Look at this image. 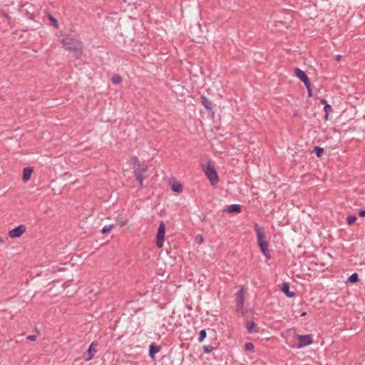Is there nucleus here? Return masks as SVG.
Here are the masks:
<instances>
[{
  "label": "nucleus",
  "mask_w": 365,
  "mask_h": 365,
  "mask_svg": "<svg viewBox=\"0 0 365 365\" xmlns=\"http://www.w3.org/2000/svg\"><path fill=\"white\" fill-rule=\"evenodd\" d=\"M282 292L288 297H293L295 295L294 292L289 291V284L287 282H284L282 284Z\"/></svg>",
  "instance_id": "nucleus-11"
},
{
  "label": "nucleus",
  "mask_w": 365,
  "mask_h": 365,
  "mask_svg": "<svg viewBox=\"0 0 365 365\" xmlns=\"http://www.w3.org/2000/svg\"><path fill=\"white\" fill-rule=\"evenodd\" d=\"M33 169L31 168H25L23 171V180L27 182L31 179Z\"/></svg>",
  "instance_id": "nucleus-13"
},
{
  "label": "nucleus",
  "mask_w": 365,
  "mask_h": 365,
  "mask_svg": "<svg viewBox=\"0 0 365 365\" xmlns=\"http://www.w3.org/2000/svg\"><path fill=\"white\" fill-rule=\"evenodd\" d=\"M225 211L230 213H239L241 211V207L240 205H231L226 208Z\"/></svg>",
  "instance_id": "nucleus-16"
},
{
  "label": "nucleus",
  "mask_w": 365,
  "mask_h": 365,
  "mask_svg": "<svg viewBox=\"0 0 365 365\" xmlns=\"http://www.w3.org/2000/svg\"><path fill=\"white\" fill-rule=\"evenodd\" d=\"M203 350L205 353H210L213 350V346L211 345L204 346Z\"/></svg>",
  "instance_id": "nucleus-27"
},
{
  "label": "nucleus",
  "mask_w": 365,
  "mask_h": 365,
  "mask_svg": "<svg viewBox=\"0 0 365 365\" xmlns=\"http://www.w3.org/2000/svg\"><path fill=\"white\" fill-rule=\"evenodd\" d=\"M160 346L155 345L154 343L151 344L150 345L149 349V354L150 357L154 359H155V354L158 353L160 351Z\"/></svg>",
  "instance_id": "nucleus-12"
},
{
  "label": "nucleus",
  "mask_w": 365,
  "mask_h": 365,
  "mask_svg": "<svg viewBox=\"0 0 365 365\" xmlns=\"http://www.w3.org/2000/svg\"><path fill=\"white\" fill-rule=\"evenodd\" d=\"M165 235V225L163 221L160 222L159 227L156 235V245L158 248L163 246Z\"/></svg>",
  "instance_id": "nucleus-5"
},
{
  "label": "nucleus",
  "mask_w": 365,
  "mask_h": 365,
  "mask_svg": "<svg viewBox=\"0 0 365 365\" xmlns=\"http://www.w3.org/2000/svg\"><path fill=\"white\" fill-rule=\"evenodd\" d=\"M201 103L207 110H210L212 109V103L206 97L201 96Z\"/></svg>",
  "instance_id": "nucleus-18"
},
{
  "label": "nucleus",
  "mask_w": 365,
  "mask_h": 365,
  "mask_svg": "<svg viewBox=\"0 0 365 365\" xmlns=\"http://www.w3.org/2000/svg\"><path fill=\"white\" fill-rule=\"evenodd\" d=\"M321 103L324 105V110L325 112V119L327 120L330 112H331L332 108L324 99L321 100Z\"/></svg>",
  "instance_id": "nucleus-14"
},
{
  "label": "nucleus",
  "mask_w": 365,
  "mask_h": 365,
  "mask_svg": "<svg viewBox=\"0 0 365 365\" xmlns=\"http://www.w3.org/2000/svg\"><path fill=\"white\" fill-rule=\"evenodd\" d=\"M294 337H296L299 341L298 344H296L295 342L287 341V344L292 348L301 349L305 346L310 345L313 343V339L311 334L294 335Z\"/></svg>",
  "instance_id": "nucleus-3"
},
{
  "label": "nucleus",
  "mask_w": 365,
  "mask_h": 365,
  "mask_svg": "<svg viewBox=\"0 0 365 365\" xmlns=\"http://www.w3.org/2000/svg\"><path fill=\"white\" fill-rule=\"evenodd\" d=\"M245 348L247 351H253L254 345L252 343H247L245 346Z\"/></svg>",
  "instance_id": "nucleus-30"
},
{
  "label": "nucleus",
  "mask_w": 365,
  "mask_h": 365,
  "mask_svg": "<svg viewBox=\"0 0 365 365\" xmlns=\"http://www.w3.org/2000/svg\"><path fill=\"white\" fill-rule=\"evenodd\" d=\"M195 241L198 244H202L204 242V238L201 235H198L195 237Z\"/></svg>",
  "instance_id": "nucleus-28"
},
{
  "label": "nucleus",
  "mask_w": 365,
  "mask_h": 365,
  "mask_svg": "<svg viewBox=\"0 0 365 365\" xmlns=\"http://www.w3.org/2000/svg\"><path fill=\"white\" fill-rule=\"evenodd\" d=\"M111 81L114 84H119L122 81V78L120 76L116 74L112 77Z\"/></svg>",
  "instance_id": "nucleus-19"
},
{
  "label": "nucleus",
  "mask_w": 365,
  "mask_h": 365,
  "mask_svg": "<svg viewBox=\"0 0 365 365\" xmlns=\"http://www.w3.org/2000/svg\"><path fill=\"white\" fill-rule=\"evenodd\" d=\"M61 43L63 44L65 48L68 51L74 53L77 58H79L82 54V44L76 40L71 35H66L61 39Z\"/></svg>",
  "instance_id": "nucleus-1"
},
{
  "label": "nucleus",
  "mask_w": 365,
  "mask_h": 365,
  "mask_svg": "<svg viewBox=\"0 0 365 365\" xmlns=\"http://www.w3.org/2000/svg\"><path fill=\"white\" fill-rule=\"evenodd\" d=\"M27 339L31 341H35L36 339V336L34 335H30L27 336Z\"/></svg>",
  "instance_id": "nucleus-31"
},
{
  "label": "nucleus",
  "mask_w": 365,
  "mask_h": 365,
  "mask_svg": "<svg viewBox=\"0 0 365 365\" xmlns=\"http://www.w3.org/2000/svg\"><path fill=\"white\" fill-rule=\"evenodd\" d=\"M348 281L351 283H355L359 281V276L357 273L352 274L348 279Z\"/></svg>",
  "instance_id": "nucleus-20"
},
{
  "label": "nucleus",
  "mask_w": 365,
  "mask_h": 365,
  "mask_svg": "<svg viewBox=\"0 0 365 365\" xmlns=\"http://www.w3.org/2000/svg\"><path fill=\"white\" fill-rule=\"evenodd\" d=\"M255 323L254 322H247V329L249 331V333H254L257 331L254 329L255 328Z\"/></svg>",
  "instance_id": "nucleus-21"
},
{
  "label": "nucleus",
  "mask_w": 365,
  "mask_h": 365,
  "mask_svg": "<svg viewBox=\"0 0 365 365\" xmlns=\"http://www.w3.org/2000/svg\"><path fill=\"white\" fill-rule=\"evenodd\" d=\"M49 19H50L51 24H53V26L54 27H56V28H58V21H57V20L55 18H53V16H49Z\"/></svg>",
  "instance_id": "nucleus-29"
},
{
  "label": "nucleus",
  "mask_w": 365,
  "mask_h": 365,
  "mask_svg": "<svg viewBox=\"0 0 365 365\" xmlns=\"http://www.w3.org/2000/svg\"><path fill=\"white\" fill-rule=\"evenodd\" d=\"M116 220L120 227H123L127 224V220L123 216H118Z\"/></svg>",
  "instance_id": "nucleus-22"
},
{
  "label": "nucleus",
  "mask_w": 365,
  "mask_h": 365,
  "mask_svg": "<svg viewBox=\"0 0 365 365\" xmlns=\"http://www.w3.org/2000/svg\"><path fill=\"white\" fill-rule=\"evenodd\" d=\"M0 242H4V240H2L1 238H0Z\"/></svg>",
  "instance_id": "nucleus-36"
},
{
  "label": "nucleus",
  "mask_w": 365,
  "mask_h": 365,
  "mask_svg": "<svg viewBox=\"0 0 365 365\" xmlns=\"http://www.w3.org/2000/svg\"><path fill=\"white\" fill-rule=\"evenodd\" d=\"M359 215L360 217H365V210H360V211L359 212Z\"/></svg>",
  "instance_id": "nucleus-32"
},
{
  "label": "nucleus",
  "mask_w": 365,
  "mask_h": 365,
  "mask_svg": "<svg viewBox=\"0 0 365 365\" xmlns=\"http://www.w3.org/2000/svg\"><path fill=\"white\" fill-rule=\"evenodd\" d=\"M254 229L257 235V243L260 250L267 259H269L271 257V255L269 250H268L269 243L266 240L264 227H259L258 225L255 224Z\"/></svg>",
  "instance_id": "nucleus-2"
},
{
  "label": "nucleus",
  "mask_w": 365,
  "mask_h": 365,
  "mask_svg": "<svg viewBox=\"0 0 365 365\" xmlns=\"http://www.w3.org/2000/svg\"><path fill=\"white\" fill-rule=\"evenodd\" d=\"M244 291L242 289H240V290L237 293V311H242L243 309V304H244Z\"/></svg>",
  "instance_id": "nucleus-9"
},
{
  "label": "nucleus",
  "mask_w": 365,
  "mask_h": 365,
  "mask_svg": "<svg viewBox=\"0 0 365 365\" xmlns=\"http://www.w3.org/2000/svg\"><path fill=\"white\" fill-rule=\"evenodd\" d=\"M113 225H106L103 227L102 232L104 234L108 233L113 229Z\"/></svg>",
  "instance_id": "nucleus-25"
},
{
  "label": "nucleus",
  "mask_w": 365,
  "mask_h": 365,
  "mask_svg": "<svg viewBox=\"0 0 365 365\" xmlns=\"http://www.w3.org/2000/svg\"><path fill=\"white\" fill-rule=\"evenodd\" d=\"M206 337V331L202 329L200 331L199 341L202 342Z\"/></svg>",
  "instance_id": "nucleus-26"
},
{
  "label": "nucleus",
  "mask_w": 365,
  "mask_h": 365,
  "mask_svg": "<svg viewBox=\"0 0 365 365\" xmlns=\"http://www.w3.org/2000/svg\"><path fill=\"white\" fill-rule=\"evenodd\" d=\"M171 189L175 192H181L182 191V185L178 181L170 182Z\"/></svg>",
  "instance_id": "nucleus-15"
},
{
  "label": "nucleus",
  "mask_w": 365,
  "mask_h": 365,
  "mask_svg": "<svg viewBox=\"0 0 365 365\" xmlns=\"http://www.w3.org/2000/svg\"><path fill=\"white\" fill-rule=\"evenodd\" d=\"M294 73L297 78H299L305 85L307 88H309V78L307 74L301 69L296 68L294 70Z\"/></svg>",
  "instance_id": "nucleus-8"
},
{
  "label": "nucleus",
  "mask_w": 365,
  "mask_h": 365,
  "mask_svg": "<svg viewBox=\"0 0 365 365\" xmlns=\"http://www.w3.org/2000/svg\"><path fill=\"white\" fill-rule=\"evenodd\" d=\"M96 347H97V344L96 343H94L93 342L88 351H87V354H88V356L85 359L86 361H89L91 360L95 355V354L96 353L97 350H96Z\"/></svg>",
  "instance_id": "nucleus-10"
},
{
  "label": "nucleus",
  "mask_w": 365,
  "mask_h": 365,
  "mask_svg": "<svg viewBox=\"0 0 365 365\" xmlns=\"http://www.w3.org/2000/svg\"><path fill=\"white\" fill-rule=\"evenodd\" d=\"M314 152H315V154L317 155V157H321L323 152H324V149L320 148V147H314Z\"/></svg>",
  "instance_id": "nucleus-24"
},
{
  "label": "nucleus",
  "mask_w": 365,
  "mask_h": 365,
  "mask_svg": "<svg viewBox=\"0 0 365 365\" xmlns=\"http://www.w3.org/2000/svg\"><path fill=\"white\" fill-rule=\"evenodd\" d=\"M26 232L24 225H19L14 229L11 230L9 232V236L11 238H17L21 237Z\"/></svg>",
  "instance_id": "nucleus-6"
},
{
  "label": "nucleus",
  "mask_w": 365,
  "mask_h": 365,
  "mask_svg": "<svg viewBox=\"0 0 365 365\" xmlns=\"http://www.w3.org/2000/svg\"><path fill=\"white\" fill-rule=\"evenodd\" d=\"M301 315L302 316H305L306 315V312H302Z\"/></svg>",
  "instance_id": "nucleus-35"
},
{
  "label": "nucleus",
  "mask_w": 365,
  "mask_h": 365,
  "mask_svg": "<svg viewBox=\"0 0 365 365\" xmlns=\"http://www.w3.org/2000/svg\"><path fill=\"white\" fill-rule=\"evenodd\" d=\"M204 172L212 185H215L218 182V175L215 168L210 164H208L204 169Z\"/></svg>",
  "instance_id": "nucleus-4"
},
{
  "label": "nucleus",
  "mask_w": 365,
  "mask_h": 365,
  "mask_svg": "<svg viewBox=\"0 0 365 365\" xmlns=\"http://www.w3.org/2000/svg\"><path fill=\"white\" fill-rule=\"evenodd\" d=\"M356 220V217L355 215H349L346 218L347 223L349 225H353Z\"/></svg>",
  "instance_id": "nucleus-23"
},
{
  "label": "nucleus",
  "mask_w": 365,
  "mask_h": 365,
  "mask_svg": "<svg viewBox=\"0 0 365 365\" xmlns=\"http://www.w3.org/2000/svg\"><path fill=\"white\" fill-rule=\"evenodd\" d=\"M307 91H308V93H309V96H311L312 94H311V88H310V84L309 83V88H307Z\"/></svg>",
  "instance_id": "nucleus-33"
},
{
  "label": "nucleus",
  "mask_w": 365,
  "mask_h": 365,
  "mask_svg": "<svg viewBox=\"0 0 365 365\" xmlns=\"http://www.w3.org/2000/svg\"><path fill=\"white\" fill-rule=\"evenodd\" d=\"M147 170V166L144 164H143L141 170L135 168V170H134V175L137 180V181L139 182L140 186L143 185V181L145 179V177L143 175V173H145Z\"/></svg>",
  "instance_id": "nucleus-7"
},
{
  "label": "nucleus",
  "mask_w": 365,
  "mask_h": 365,
  "mask_svg": "<svg viewBox=\"0 0 365 365\" xmlns=\"http://www.w3.org/2000/svg\"><path fill=\"white\" fill-rule=\"evenodd\" d=\"M130 164L133 165L134 170L135 168L141 170L142 165L136 157H133L130 159Z\"/></svg>",
  "instance_id": "nucleus-17"
},
{
  "label": "nucleus",
  "mask_w": 365,
  "mask_h": 365,
  "mask_svg": "<svg viewBox=\"0 0 365 365\" xmlns=\"http://www.w3.org/2000/svg\"><path fill=\"white\" fill-rule=\"evenodd\" d=\"M341 55H337V56H336V61H340V60H341Z\"/></svg>",
  "instance_id": "nucleus-34"
}]
</instances>
